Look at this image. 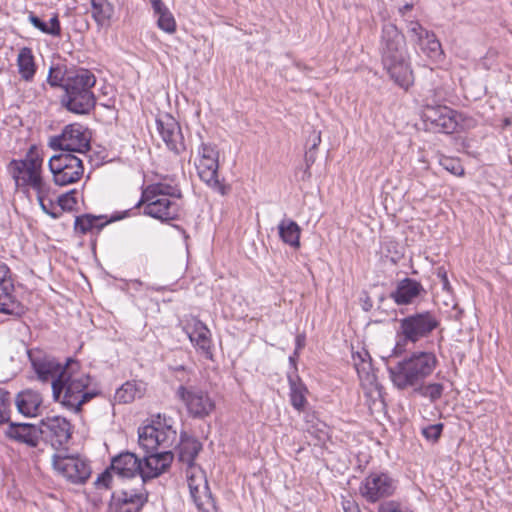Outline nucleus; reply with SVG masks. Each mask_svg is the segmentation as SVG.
Segmentation results:
<instances>
[{
    "label": "nucleus",
    "instance_id": "nucleus-1",
    "mask_svg": "<svg viewBox=\"0 0 512 512\" xmlns=\"http://www.w3.org/2000/svg\"><path fill=\"white\" fill-rule=\"evenodd\" d=\"M97 382L80 369L73 359H68L60 375L53 381L52 394L66 409L79 412L86 402L99 394Z\"/></svg>",
    "mask_w": 512,
    "mask_h": 512
},
{
    "label": "nucleus",
    "instance_id": "nucleus-2",
    "mask_svg": "<svg viewBox=\"0 0 512 512\" xmlns=\"http://www.w3.org/2000/svg\"><path fill=\"white\" fill-rule=\"evenodd\" d=\"M380 53L383 66L391 79L400 87L408 89L413 83V73L408 61L406 41L392 23L382 26Z\"/></svg>",
    "mask_w": 512,
    "mask_h": 512
},
{
    "label": "nucleus",
    "instance_id": "nucleus-3",
    "mask_svg": "<svg viewBox=\"0 0 512 512\" xmlns=\"http://www.w3.org/2000/svg\"><path fill=\"white\" fill-rule=\"evenodd\" d=\"M438 365L431 351H414L409 356L388 366L389 378L398 390L413 389L424 383Z\"/></svg>",
    "mask_w": 512,
    "mask_h": 512
},
{
    "label": "nucleus",
    "instance_id": "nucleus-4",
    "mask_svg": "<svg viewBox=\"0 0 512 512\" xmlns=\"http://www.w3.org/2000/svg\"><path fill=\"white\" fill-rule=\"evenodd\" d=\"M95 84L96 78L89 70L79 69L68 75L63 84L65 94L61 99L62 105L74 114H89L96 105V97L92 91Z\"/></svg>",
    "mask_w": 512,
    "mask_h": 512
},
{
    "label": "nucleus",
    "instance_id": "nucleus-5",
    "mask_svg": "<svg viewBox=\"0 0 512 512\" xmlns=\"http://www.w3.org/2000/svg\"><path fill=\"white\" fill-rule=\"evenodd\" d=\"M170 197H180L179 190L163 183L148 185L142 190L139 201L130 209V215L144 205V215L161 221L174 220L178 217L179 205Z\"/></svg>",
    "mask_w": 512,
    "mask_h": 512
},
{
    "label": "nucleus",
    "instance_id": "nucleus-6",
    "mask_svg": "<svg viewBox=\"0 0 512 512\" xmlns=\"http://www.w3.org/2000/svg\"><path fill=\"white\" fill-rule=\"evenodd\" d=\"M17 188L24 192H45L50 182L47 181L43 173V158L32 148L23 159H13L8 165Z\"/></svg>",
    "mask_w": 512,
    "mask_h": 512
},
{
    "label": "nucleus",
    "instance_id": "nucleus-7",
    "mask_svg": "<svg viewBox=\"0 0 512 512\" xmlns=\"http://www.w3.org/2000/svg\"><path fill=\"white\" fill-rule=\"evenodd\" d=\"M176 439L173 419L165 415L153 416L150 424L138 429V443L145 452L170 450Z\"/></svg>",
    "mask_w": 512,
    "mask_h": 512
},
{
    "label": "nucleus",
    "instance_id": "nucleus-8",
    "mask_svg": "<svg viewBox=\"0 0 512 512\" xmlns=\"http://www.w3.org/2000/svg\"><path fill=\"white\" fill-rule=\"evenodd\" d=\"M176 399L185 407L187 415L203 420L216 409L213 395L204 387L194 384H181L175 390Z\"/></svg>",
    "mask_w": 512,
    "mask_h": 512
},
{
    "label": "nucleus",
    "instance_id": "nucleus-9",
    "mask_svg": "<svg viewBox=\"0 0 512 512\" xmlns=\"http://www.w3.org/2000/svg\"><path fill=\"white\" fill-rule=\"evenodd\" d=\"M195 166L199 178L213 191L224 195L226 188L219 180V150L215 144L202 142L197 149Z\"/></svg>",
    "mask_w": 512,
    "mask_h": 512
},
{
    "label": "nucleus",
    "instance_id": "nucleus-10",
    "mask_svg": "<svg viewBox=\"0 0 512 512\" xmlns=\"http://www.w3.org/2000/svg\"><path fill=\"white\" fill-rule=\"evenodd\" d=\"M439 325L436 316L429 312L415 313L399 321L397 336L404 344H415L427 338Z\"/></svg>",
    "mask_w": 512,
    "mask_h": 512
},
{
    "label": "nucleus",
    "instance_id": "nucleus-11",
    "mask_svg": "<svg viewBox=\"0 0 512 512\" xmlns=\"http://www.w3.org/2000/svg\"><path fill=\"white\" fill-rule=\"evenodd\" d=\"M48 168L58 186L76 183L84 173L83 160L72 153L53 155L48 161Z\"/></svg>",
    "mask_w": 512,
    "mask_h": 512
},
{
    "label": "nucleus",
    "instance_id": "nucleus-12",
    "mask_svg": "<svg viewBox=\"0 0 512 512\" xmlns=\"http://www.w3.org/2000/svg\"><path fill=\"white\" fill-rule=\"evenodd\" d=\"M49 147L62 153L85 154L90 149V136L87 129L74 123L64 127L61 134L49 139Z\"/></svg>",
    "mask_w": 512,
    "mask_h": 512
},
{
    "label": "nucleus",
    "instance_id": "nucleus-13",
    "mask_svg": "<svg viewBox=\"0 0 512 512\" xmlns=\"http://www.w3.org/2000/svg\"><path fill=\"white\" fill-rule=\"evenodd\" d=\"M187 484L191 498L199 512H218L215 500L210 492L206 474L199 466H190L186 470Z\"/></svg>",
    "mask_w": 512,
    "mask_h": 512
},
{
    "label": "nucleus",
    "instance_id": "nucleus-14",
    "mask_svg": "<svg viewBox=\"0 0 512 512\" xmlns=\"http://www.w3.org/2000/svg\"><path fill=\"white\" fill-rule=\"evenodd\" d=\"M396 490V481L385 472H371L359 486L360 495L369 503L390 497Z\"/></svg>",
    "mask_w": 512,
    "mask_h": 512
},
{
    "label": "nucleus",
    "instance_id": "nucleus-15",
    "mask_svg": "<svg viewBox=\"0 0 512 512\" xmlns=\"http://www.w3.org/2000/svg\"><path fill=\"white\" fill-rule=\"evenodd\" d=\"M182 329L196 352L207 360H213L212 335L207 325L198 318L189 316L182 321Z\"/></svg>",
    "mask_w": 512,
    "mask_h": 512
},
{
    "label": "nucleus",
    "instance_id": "nucleus-16",
    "mask_svg": "<svg viewBox=\"0 0 512 512\" xmlns=\"http://www.w3.org/2000/svg\"><path fill=\"white\" fill-rule=\"evenodd\" d=\"M422 118L428 127L439 133L451 134L457 126V113L445 105L423 104Z\"/></svg>",
    "mask_w": 512,
    "mask_h": 512
},
{
    "label": "nucleus",
    "instance_id": "nucleus-17",
    "mask_svg": "<svg viewBox=\"0 0 512 512\" xmlns=\"http://www.w3.org/2000/svg\"><path fill=\"white\" fill-rule=\"evenodd\" d=\"M52 464L60 475L74 484L84 483L91 474L89 463L79 456L55 454Z\"/></svg>",
    "mask_w": 512,
    "mask_h": 512
},
{
    "label": "nucleus",
    "instance_id": "nucleus-18",
    "mask_svg": "<svg viewBox=\"0 0 512 512\" xmlns=\"http://www.w3.org/2000/svg\"><path fill=\"white\" fill-rule=\"evenodd\" d=\"M147 499L148 495L143 483L137 488L127 487L112 493L108 512H138Z\"/></svg>",
    "mask_w": 512,
    "mask_h": 512
},
{
    "label": "nucleus",
    "instance_id": "nucleus-19",
    "mask_svg": "<svg viewBox=\"0 0 512 512\" xmlns=\"http://www.w3.org/2000/svg\"><path fill=\"white\" fill-rule=\"evenodd\" d=\"M156 126L160 137L167 148L176 155L185 151L184 136L178 121L168 113L156 118Z\"/></svg>",
    "mask_w": 512,
    "mask_h": 512
},
{
    "label": "nucleus",
    "instance_id": "nucleus-20",
    "mask_svg": "<svg viewBox=\"0 0 512 512\" xmlns=\"http://www.w3.org/2000/svg\"><path fill=\"white\" fill-rule=\"evenodd\" d=\"M407 33L428 58L434 61L442 58L443 51L439 40L434 33L423 28L419 22L410 21L407 25Z\"/></svg>",
    "mask_w": 512,
    "mask_h": 512
},
{
    "label": "nucleus",
    "instance_id": "nucleus-21",
    "mask_svg": "<svg viewBox=\"0 0 512 512\" xmlns=\"http://www.w3.org/2000/svg\"><path fill=\"white\" fill-rule=\"evenodd\" d=\"M407 33L428 58L434 61L442 58L443 51L439 40L434 33L423 28L419 22L410 21L407 25Z\"/></svg>",
    "mask_w": 512,
    "mask_h": 512
},
{
    "label": "nucleus",
    "instance_id": "nucleus-22",
    "mask_svg": "<svg viewBox=\"0 0 512 512\" xmlns=\"http://www.w3.org/2000/svg\"><path fill=\"white\" fill-rule=\"evenodd\" d=\"M407 33L428 58L434 61L442 58L443 51L439 40L434 33L423 28L419 22L410 21L407 25Z\"/></svg>",
    "mask_w": 512,
    "mask_h": 512
},
{
    "label": "nucleus",
    "instance_id": "nucleus-23",
    "mask_svg": "<svg viewBox=\"0 0 512 512\" xmlns=\"http://www.w3.org/2000/svg\"><path fill=\"white\" fill-rule=\"evenodd\" d=\"M28 358L37 379L41 382L56 380L64 366L55 357L47 354L41 349L28 350Z\"/></svg>",
    "mask_w": 512,
    "mask_h": 512
},
{
    "label": "nucleus",
    "instance_id": "nucleus-24",
    "mask_svg": "<svg viewBox=\"0 0 512 512\" xmlns=\"http://www.w3.org/2000/svg\"><path fill=\"white\" fill-rule=\"evenodd\" d=\"M140 459V477L142 483L164 473L171 465L174 455L171 450L145 452Z\"/></svg>",
    "mask_w": 512,
    "mask_h": 512
},
{
    "label": "nucleus",
    "instance_id": "nucleus-25",
    "mask_svg": "<svg viewBox=\"0 0 512 512\" xmlns=\"http://www.w3.org/2000/svg\"><path fill=\"white\" fill-rule=\"evenodd\" d=\"M41 436L48 439L53 446H62L71 437V425L61 416H50L40 421Z\"/></svg>",
    "mask_w": 512,
    "mask_h": 512
},
{
    "label": "nucleus",
    "instance_id": "nucleus-26",
    "mask_svg": "<svg viewBox=\"0 0 512 512\" xmlns=\"http://www.w3.org/2000/svg\"><path fill=\"white\" fill-rule=\"evenodd\" d=\"M423 292H425L424 287L419 281L406 277L397 283L390 298L399 306L409 305L414 303Z\"/></svg>",
    "mask_w": 512,
    "mask_h": 512
},
{
    "label": "nucleus",
    "instance_id": "nucleus-27",
    "mask_svg": "<svg viewBox=\"0 0 512 512\" xmlns=\"http://www.w3.org/2000/svg\"><path fill=\"white\" fill-rule=\"evenodd\" d=\"M6 435L8 438L31 448L37 447L42 437L40 425L36 426L29 423H11Z\"/></svg>",
    "mask_w": 512,
    "mask_h": 512
},
{
    "label": "nucleus",
    "instance_id": "nucleus-28",
    "mask_svg": "<svg viewBox=\"0 0 512 512\" xmlns=\"http://www.w3.org/2000/svg\"><path fill=\"white\" fill-rule=\"evenodd\" d=\"M111 469L122 478L140 476V458L132 452H121L111 460Z\"/></svg>",
    "mask_w": 512,
    "mask_h": 512
},
{
    "label": "nucleus",
    "instance_id": "nucleus-29",
    "mask_svg": "<svg viewBox=\"0 0 512 512\" xmlns=\"http://www.w3.org/2000/svg\"><path fill=\"white\" fill-rule=\"evenodd\" d=\"M352 358L362 386L367 388L377 387V376L369 353L366 350L358 351L352 355Z\"/></svg>",
    "mask_w": 512,
    "mask_h": 512
},
{
    "label": "nucleus",
    "instance_id": "nucleus-30",
    "mask_svg": "<svg viewBox=\"0 0 512 512\" xmlns=\"http://www.w3.org/2000/svg\"><path fill=\"white\" fill-rule=\"evenodd\" d=\"M130 211L131 210H125L122 213H115L111 216L110 220H104V216L84 214L76 217L74 228L77 232L82 234L92 232L94 229L100 230L109 222L118 221L127 216H130Z\"/></svg>",
    "mask_w": 512,
    "mask_h": 512
},
{
    "label": "nucleus",
    "instance_id": "nucleus-31",
    "mask_svg": "<svg viewBox=\"0 0 512 512\" xmlns=\"http://www.w3.org/2000/svg\"><path fill=\"white\" fill-rule=\"evenodd\" d=\"M42 396L39 392L32 389L20 391L16 398V407L25 417H36L40 414L42 406Z\"/></svg>",
    "mask_w": 512,
    "mask_h": 512
},
{
    "label": "nucleus",
    "instance_id": "nucleus-32",
    "mask_svg": "<svg viewBox=\"0 0 512 512\" xmlns=\"http://www.w3.org/2000/svg\"><path fill=\"white\" fill-rule=\"evenodd\" d=\"M287 380L289 384L290 403L295 410L301 412L307 404V387L299 377L298 373H287Z\"/></svg>",
    "mask_w": 512,
    "mask_h": 512
},
{
    "label": "nucleus",
    "instance_id": "nucleus-33",
    "mask_svg": "<svg viewBox=\"0 0 512 512\" xmlns=\"http://www.w3.org/2000/svg\"><path fill=\"white\" fill-rule=\"evenodd\" d=\"M280 239L294 249L300 248V226L291 219L284 218L278 224Z\"/></svg>",
    "mask_w": 512,
    "mask_h": 512
},
{
    "label": "nucleus",
    "instance_id": "nucleus-34",
    "mask_svg": "<svg viewBox=\"0 0 512 512\" xmlns=\"http://www.w3.org/2000/svg\"><path fill=\"white\" fill-rule=\"evenodd\" d=\"M16 62L21 79L26 82L32 81L36 74V64L31 48L22 47L19 50Z\"/></svg>",
    "mask_w": 512,
    "mask_h": 512
},
{
    "label": "nucleus",
    "instance_id": "nucleus-35",
    "mask_svg": "<svg viewBox=\"0 0 512 512\" xmlns=\"http://www.w3.org/2000/svg\"><path fill=\"white\" fill-rule=\"evenodd\" d=\"M0 313L15 317L25 313V306L17 299L15 290L0 288Z\"/></svg>",
    "mask_w": 512,
    "mask_h": 512
},
{
    "label": "nucleus",
    "instance_id": "nucleus-36",
    "mask_svg": "<svg viewBox=\"0 0 512 512\" xmlns=\"http://www.w3.org/2000/svg\"><path fill=\"white\" fill-rule=\"evenodd\" d=\"M202 448L201 443L192 437H182L178 445V457L179 460L187 465L196 466L194 461Z\"/></svg>",
    "mask_w": 512,
    "mask_h": 512
},
{
    "label": "nucleus",
    "instance_id": "nucleus-37",
    "mask_svg": "<svg viewBox=\"0 0 512 512\" xmlns=\"http://www.w3.org/2000/svg\"><path fill=\"white\" fill-rule=\"evenodd\" d=\"M91 16L98 27L108 26L114 15V6L108 0H90Z\"/></svg>",
    "mask_w": 512,
    "mask_h": 512
},
{
    "label": "nucleus",
    "instance_id": "nucleus-38",
    "mask_svg": "<svg viewBox=\"0 0 512 512\" xmlns=\"http://www.w3.org/2000/svg\"><path fill=\"white\" fill-rule=\"evenodd\" d=\"M38 203L42 209V211L49 215L53 219H57L61 216V211L59 210L57 199H56V191L52 187V185H48L45 192H35Z\"/></svg>",
    "mask_w": 512,
    "mask_h": 512
},
{
    "label": "nucleus",
    "instance_id": "nucleus-39",
    "mask_svg": "<svg viewBox=\"0 0 512 512\" xmlns=\"http://www.w3.org/2000/svg\"><path fill=\"white\" fill-rule=\"evenodd\" d=\"M29 22L42 33L59 37L61 35V25L57 15H54L48 23L41 20L38 16L30 13L28 16Z\"/></svg>",
    "mask_w": 512,
    "mask_h": 512
},
{
    "label": "nucleus",
    "instance_id": "nucleus-40",
    "mask_svg": "<svg viewBox=\"0 0 512 512\" xmlns=\"http://www.w3.org/2000/svg\"><path fill=\"white\" fill-rule=\"evenodd\" d=\"M414 392L420 394L422 397L427 398L430 402H437L443 395L444 386L441 383L431 382L428 384L421 383L412 389Z\"/></svg>",
    "mask_w": 512,
    "mask_h": 512
},
{
    "label": "nucleus",
    "instance_id": "nucleus-41",
    "mask_svg": "<svg viewBox=\"0 0 512 512\" xmlns=\"http://www.w3.org/2000/svg\"><path fill=\"white\" fill-rule=\"evenodd\" d=\"M142 390L135 382H126L117 389L115 398L120 403H130L137 397H141Z\"/></svg>",
    "mask_w": 512,
    "mask_h": 512
},
{
    "label": "nucleus",
    "instance_id": "nucleus-42",
    "mask_svg": "<svg viewBox=\"0 0 512 512\" xmlns=\"http://www.w3.org/2000/svg\"><path fill=\"white\" fill-rule=\"evenodd\" d=\"M158 16L157 26L165 33L172 34L176 31V21L167 7L154 12Z\"/></svg>",
    "mask_w": 512,
    "mask_h": 512
},
{
    "label": "nucleus",
    "instance_id": "nucleus-43",
    "mask_svg": "<svg viewBox=\"0 0 512 512\" xmlns=\"http://www.w3.org/2000/svg\"><path fill=\"white\" fill-rule=\"evenodd\" d=\"M448 91L442 86L434 87L427 91L423 99V104L441 105L446 100Z\"/></svg>",
    "mask_w": 512,
    "mask_h": 512
},
{
    "label": "nucleus",
    "instance_id": "nucleus-44",
    "mask_svg": "<svg viewBox=\"0 0 512 512\" xmlns=\"http://www.w3.org/2000/svg\"><path fill=\"white\" fill-rule=\"evenodd\" d=\"M77 191L71 190L65 194L60 196H56L59 210L62 211H71L77 204Z\"/></svg>",
    "mask_w": 512,
    "mask_h": 512
},
{
    "label": "nucleus",
    "instance_id": "nucleus-45",
    "mask_svg": "<svg viewBox=\"0 0 512 512\" xmlns=\"http://www.w3.org/2000/svg\"><path fill=\"white\" fill-rule=\"evenodd\" d=\"M0 288L3 290L10 289L15 290L14 280L12 277V272L9 266L0 261Z\"/></svg>",
    "mask_w": 512,
    "mask_h": 512
},
{
    "label": "nucleus",
    "instance_id": "nucleus-46",
    "mask_svg": "<svg viewBox=\"0 0 512 512\" xmlns=\"http://www.w3.org/2000/svg\"><path fill=\"white\" fill-rule=\"evenodd\" d=\"M10 419V397L9 393L0 388V424L8 422Z\"/></svg>",
    "mask_w": 512,
    "mask_h": 512
},
{
    "label": "nucleus",
    "instance_id": "nucleus-47",
    "mask_svg": "<svg viewBox=\"0 0 512 512\" xmlns=\"http://www.w3.org/2000/svg\"><path fill=\"white\" fill-rule=\"evenodd\" d=\"M66 78H64V71L60 66H51L49 69V73L47 76L48 83L53 86H62L65 83Z\"/></svg>",
    "mask_w": 512,
    "mask_h": 512
},
{
    "label": "nucleus",
    "instance_id": "nucleus-48",
    "mask_svg": "<svg viewBox=\"0 0 512 512\" xmlns=\"http://www.w3.org/2000/svg\"><path fill=\"white\" fill-rule=\"evenodd\" d=\"M113 470L111 469V465L106 468L101 474L98 475L97 479L94 482V485L97 489H109L113 485Z\"/></svg>",
    "mask_w": 512,
    "mask_h": 512
},
{
    "label": "nucleus",
    "instance_id": "nucleus-49",
    "mask_svg": "<svg viewBox=\"0 0 512 512\" xmlns=\"http://www.w3.org/2000/svg\"><path fill=\"white\" fill-rule=\"evenodd\" d=\"M440 165L450 173L461 176L464 174V169L461 166L460 162L457 159L443 157L440 159Z\"/></svg>",
    "mask_w": 512,
    "mask_h": 512
},
{
    "label": "nucleus",
    "instance_id": "nucleus-50",
    "mask_svg": "<svg viewBox=\"0 0 512 512\" xmlns=\"http://www.w3.org/2000/svg\"><path fill=\"white\" fill-rule=\"evenodd\" d=\"M378 512H413L408 507L404 506L400 502L394 500H388L380 503L378 506Z\"/></svg>",
    "mask_w": 512,
    "mask_h": 512
},
{
    "label": "nucleus",
    "instance_id": "nucleus-51",
    "mask_svg": "<svg viewBox=\"0 0 512 512\" xmlns=\"http://www.w3.org/2000/svg\"><path fill=\"white\" fill-rule=\"evenodd\" d=\"M443 430V424L437 423L424 427L422 429V435L431 442H436L441 436Z\"/></svg>",
    "mask_w": 512,
    "mask_h": 512
},
{
    "label": "nucleus",
    "instance_id": "nucleus-52",
    "mask_svg": "<svg viewBox=\"0 0 512 512\" xmlns=\"http://www.w3.org/2000/svg\"><path fill=\"white\" fill-rule=\"evenodd\" d=\"M316 160V150H312V149H309L306 153H305V164H306V169L304 171V174L307 176V177H310V168L311 166L313 165V163L315 162Z\"/></svg>",
    "mask_w": 512,
    "mask_h": 512
},
{
    "label": "nucleus",
    "instance_id": "nucleus-53",
    "mask_svg": "<svg viewBox=\"0 0 512 512\" xmlns=\"http://www.w3.org/2000/svg\"><path fill=\"white\" fill-rule=\"evenodd\" d=\"M299 357V352L294 351L292 355L289 356V364L290 370L287 373H297V358Z\"/></svg>",
    "mask_w": 512,
    "mask_h": 512
},
{
    "label": "nucleus",
    "instance_id": "nucleus-54",
    "mask_svg": "<svg viewBox=\"0 0 512 512\" xmlns=\"http://www.w3.org/2000/svg\"><path fill=\"white\" fill-rule=\"evenodd\" d=\"M310 141H311V147L309 149L317 150V147L321 143L320 132L314 131L313 134L310 136Z\"/></svg>",
    "mask_w": 512,
    "mask_h": 512
},
{
    "label": "nucleus",
    "instance_id": "nucleus-55",
    "mask_svg": "<svg viewBox=\"0 0 512 512\" xmlns=\"http://www.w3.org/2000/svg\"><path fill=\"white\" fill-rule=\"evenodd\" d=\"M305 346V335L304 334H298L295 339V350L297 352H300V350Z\"/></svg>",
    "mask_w": 512,
    "mask_h": 512
},
{
    "label": "nucleus",
    "instance_id": "nucleus-56",
    "mask_svg": "<svg viewBox=\"0 0 512 512\" xmlns=\"http://www.w3.org/2000/svg\"><path fill=\"white\" fill-rule=\"evenodd\" d=\"M343 509L345 512H361L359 507L350 501H347L343 504Z\"/></svg>",
    "mask_w": 512,
    "mask_h": 512
},
{
    "label": "nucleus",
    "instance_id": "nucleus-57",
    "mask_svg": "<svg viewBox=\"0 0 512 512\" xmlns=\"http://www.w3.org/2000/svg\"><path fill=\"white\" fill-rule=\"evenodd\" d=\"M150 3L154 12L166 7L161 0H150Z\"/></svg>",
    "mask_w": 512,
    "mask_h": 512
},
{
    "label": "nucleus",
    "instance_id": "nucleus-58",
    "mask_svg": "<svg viewBox=\"0 0 512 512\" xmlns=\"http://www.w3.org/2000/svg\"><path fill=\"white\" fill-rule=\"evenodd\" d=\"M412 5L411 4H405L401 9H400V12L401 13H404L405 11H408V10H411L412 9Z\"/></svg>",
    "mask_w": 512,
    "mask_h": 512
},
{
    "label": "nucleus",
    "instance_id": "nucleus-59",
    "mask_svg": "<svg viewBox=\"0 0 512 512\" xmlns=\"http://www.w3.org/2000/svg\"><path fill=\"white\" fill-rule=\"evenodd\" d=\"M295 67H296L298 70H303V69H305V66H304V65H302V64H301V63H299V62L295 63Z\"/></svg>",
    "mask_w": 512,
    "mask_h": 512
},
{
    "label": "nucleus",
    "instance_id": "nucleus-60",
    "mask_svg": "<svg viewBox=\"0 0 512 512\" xmlns=\"http://www.w3.org/2000/svg\"><path fill=\"white\" fill-rule=\"evenodd\" d=\"M442 279H443V281H444V285H446V284H447V282H448V280H447V277H446V274H445V273L442 275Z\"/></svg>",
    "mask_w": 512,
    "mask_h": 512
},
{
    "label": "nucleus",
    "instance_id": "nucleus-61",
    "mask_svg": "<svg viewBox=\"0 0 512 512\" xmlns=\"http://www.w3.org/2000/svg\"><path fill=\"white\" fill-rule=\"evenodd\" d=\"M510 121L508 119L505 120V125H509Z\"/></svg>",
    "mask_w": 512,
    "mask_h": 512
}]
</instances>
